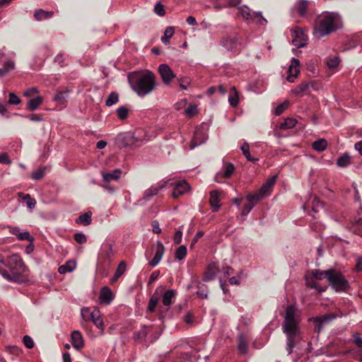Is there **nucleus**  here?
<instances>
[{
    "mask_svg": "<svg viewBox=\"0 0 362 362\" xmlns=\"http://www.w3.org/2000/svg\"><path fill=\"white\" fill-rule=\"evenodd\" d=\"M189 189V186L186 181L179 182L176 184L172 196L174 198H178L180 196L184 194Z\"/></svg>",
    "mask_w": 362,
    "mask_h": 362,
    "instance_id": "nucleus-17",
    "label": "nucleus"
},
{
    "mask_svg": "<svg viewBox=\"0 0 362 362\" xmlns=\"http://www.w3.org/2000/svg\"><path fill=\"white\" fill-rule=\"evenodd\" d=\"M0 163L11 164V160L6 153H0Z\"/></svg>",
    "mask_w": 362,
    "mask_h": 362,
    "instance_id": "nucleus-64",
    "label": "nucleus"
},
{
    "mask_svg": "<svg viewBox=\"0 0 362 362\" xmlns=\"http://www.w3.org/2000/svg\"><path fill=\"white\" fill-rule=\"evenodd\" d=\"M327 280L336 291H344L349 286L344 276L340 272L334 269L328 273Z\"/></svg>",
    "mask_w": 362,
    "mask_h": 362,
    "instance_id": "nucleus-5",
    "label": "nucleus"
},
{
    "mask_svg": "<svg viewBox=\"0 0 362 362\" xmlns=\"http://www.w3.org/2000/svg\"><path fill=\"white\" fill-rule=\"evenodd\" d=\"M327 146V142L324 139H320L313 143V148L317 151H323Z\"/></svg>",
    "mask_w": 362,
    "mask_h": 362,
    "instance_id": "nucleus-31",
    "label": "nucleus"
},
{
    "mask_svg": "<svg viewBox=\"0 0 362 362\" xmlns=\"http://www.w3.org/2000/svg\"><path fill=\"white\" fill-rule=\"evenodd\" d=\"M53 11H47L41 8L35 10L34 13V17L38 21L50 18L53 16Z\"/></svg>",
    "mask_w": 362,
    "mask_h": 362,
    "instance_id": "nucleus-19",
    "label": "nucleus"
},
{
    "mask_svg": "<svg viewBox=\"0 0 362 362\" xmlns=\"http://www.w3.org/2000/svg\"><path fill=\"white\" fill-rule=\"evenodd\" d=\"M117 112L120 119H124L127 117L129 110L126 107L122 106L117 109Z\"/></svg>",
    "mask_w": 362,
    "mask_h": 362,
    "instance_id": "nucleus-50",
    "label": "nucleus"
},
{
    "mask_svg": "<svg viewBox=\"0 0 362 362\" xmlns=\"http://www.w3.org/2000/svg\"><path fill=\"white\" fill-rule=\"evenodd\" d=\"M175 30L173 27L169 26L166 28L164 35L161 37V41L165 45H168L170 42V39L173 37L174 35Z\"/></svg>",
    "mask_w": 362,
    "mask_h": 362,
    "instance_id": "nucleus-29",
    "label": "nucleus"
},
{
    "mask_svg": "<svg viewBox=\"0 0 362 362\" xmlns=\"http://www.w3.org/2000/svg\"><path fill=\"white\" fill-rule=\"evenodd\" d=\"M297 121L293 118H287L284 122L280 124V129H291L296 126Z\"/></svg>",
    "mask_w": 362,
    "mask_h": 362,
    "instance_id": "nucleus-37",
    "label": "nucleus"
},
{
    "mask_svg": "<svg viewBox=\"0 0 362 362\" xmlns=\"http://www.w3.org/2000/svg\"><path fill=\"white\" fill-rule=\"evenodd\" d=\"M238 349L242 353H245L247 351V343L244 341V339H243L242 336L240 337V341H239V344H238Z\"/></svg>",
    "mask_w": 362,
    "mask_h": 362,
    "instance_id": "nucleus-60",
    "label": "nucleus"
},
{
    "mask_svg": "<svg viewBox=\"0 0 362 362\" xmlns=\"http://www.w3.org/2000/svg\"><path fill=\"white\" fill-rule=\"evenodd\" d=\"M331 271L332 269H328L325 271H321L320 269H313L311 271V274L313 277L317 280H322L325 278L327 279L328 273Z\"/></svg>",
    "mask_w": 362,
    "mask_h": 362,
    "instance_id": "nucleus-27",
    "label": "nucleus"
},
{
    "mask_svg": "<svg viewBox=\"0 0 362 362\" xmlns=\"http://www.w3.org/2000/svg\"><path fill=\"white\" fill-rule=\"evenodd\" d=\"M214 266L210 265L208 268V271L204 274V281H209L213 280L216 276V270L213 269Z\"/></svg>",
    "mask_w": 362,
    "mask_h": 362,
    "instance_id": "nucleus-39",
    "label": "nucleus"
},
{
    "mask_svg": "<svg viewBox=\"0 0 362 362\" xmlns=\"http://www.w3.org/2000/svg\"><path fill=\"white\" fill-rule=\"evenodd\" d=\"M308 6V2L307 1L300 0L296 4L294 9L300 16H303L306 13Z\"/></svg>",
    "mask_w": 362,
    "mask_h": 362,
    "instance_id": "nucleus-25",
    "label": "nucleus"
},
{
    "mask_svg": "<svg viewBox=\"0 0 362 362\" xmlns=\"http://www.w3.org/2000/svg\"><path fill=\"white\" fill-rule=\"evenodd\" d=\"M9 271L0 269L1 276L8 281L23 282L24 273L27 270L22 259L17 255H11L6 264Z\"/></svg>",
    "mask_w": 362,
    "mask_h": 362,
    "instance_id": "nucleus-2",
    "label": "nucleus"
},
{
    "mask_svg": "<svg viewBox=\"0 0 362 362\" xmlns=\"http://www.w3.org/2000/svg\"><path fill=\"white\" fill-rule=\"evenodd\" d=\"M353 342L359 349L358 360L362 362V338L358 333L353 335Z\"/></svg>",
    "mask_w": 362,
    "mask_h": 362,
    "instance_id": "nucleus-30",
    "label": "nucleus"
},
{
    "mask_svg": "<svg viewBox=\"0 0 362 362\" xmlns=\"http://www.w3.org/2000/svg\"><path fill=\"white\" fill-rule=\"evenodd\" d=\"M339 58L338 57H334L328 59L327 62V64L329 68H335L337 67L339 64Z\"/></svg>",
    "mask_w": 362,
    "mask_h": 362,
    "instance_id": "nucleus-52",
    "label": "nucleus"
},
{
    "mask_svg": "<svg viewBox=\"0 0 362 362\" xmlns=\"http://www.w3.org/2000/svg\"><path fill=\"white\" fill-rule=\"evenodd\" d=\"M351 164V157L347 154L344 153L340 156L337 160V165L338 167L344 168Z\"/></svg>",
    "mask_w": 362,
    "mask_h": 362,
    "instance_id": "nucleus-28",
    "label": "nucleus"
},
{
    "mask_svg": "<svg viewBox=\"0 0 362 362\" xmlns=\"http://www.w3.org/2000/svg\"><path fill=\"white\" fill-rule=\"evenodd\" d=\"M23 344L25 346V347L28 349H33L35 345L33 339L28 335L24 336Z\"/></svg>",
    "mask_w": 362,
    "mask_h": 362,
    "instance_id": "nucleus-55",
    "label": "nucleus"
},
{
    "mask_svg": "<svg viewBox=\"0 0 362 362\" xmlns=\"http://www.w3.org/2000/svg\"><path fill=\"white\" fill-rule=\"evenodd\" d=\"M180 87L182 90H187L191 84V79L187 76H182L177 79Z\"/></svg>",
    "mask_w": 362,
    "mask_h": 362,
    "instance_id": "nucleus-40",
    "label": "nucleus"
},
{
    "mask_svg": "<svg viewBox=\"0 0 362 362\" xmlns=\"http://www.w3.org/2000/svg\"><path fill=\"white\" fill-rule=\"evenodd\" d=\"M209 202L211 207L213 208V211H217L220 208V199L218 191L214 190L211 192Z\"/></svg>",
    "mask_w": 362,
    "mask_h": 362,
    "instance_id": "nucleus-20",
    "label": "nucleus"
},
{
    "mask_svg": "<svg viewBox=\"0 0 362 362\" xmlns=\"http://www.w3.org/2000/svg\"><path fill=\"white\" fill-rule=\"evenodd\" d=\"M38 92H39V90L37 88L32 87V88H29L27 90H25L23 93V95H24V96L29 98V97H32L35 94L38 93Z\"/></svg>",
    "mask_w": 362,
    "mask_h": 362,
    "instance_id": "nucleus-57",
    "label": "nucleus"
},
{
    "mask_svg": "<svg viewBox=\"0 0 362 362\" xmlns=\"http://www.w3.org/2000/svg\"><path fill=\"white\" fill-rule=\"evenodd\" d=\"M176 291L173 289H169L166 291L162 296V303L164 307L166 308H160L158 317L160 320H163L165 317L164 313L167 312L170 305L173 303V300L175 298Z\"/></svg>",
    "mask_w": 362,
    "mask_h": 362,
    "instance_id": "nucleus-9",
    "label": "nucleus"
},
{
    "mask_svg": "<svg viewBox=\"0 0 362 362\" xmlns=\"http://www.w3.org/2000/svg\"><path fill=\"white\" fill-rule=\"evenodd\" d=\"M15 68V64L12 61H7L4 64V67L0 69V76H5L7 74L13 70Z\"/></svg>",
    "mask_w": 362,
    "mask_h": 362,
    "instance_id": "nucleus-34",
    "label": "nucleus"
},
{
    "mask_svg": "<svg viewBox=\"0 0 362 362\" xmlns=\"http://www.w3.org/2000/svg\"><path fill=\"white\" fill-rule=\"evenodd\" d=\"M18 240H28L30 242L33 241V238L30 235L29 232H21L18 234V236L17 237Z\"/></svg>",
    "mask_w": 362,
    "mask_h": 362,
    "instance_id": "nucleus-54",
    "label": "nucleus"
},
{
    "mask_svg": "<svg viewBox=\"0 0 362 362\" xmlns=\"http://www.w3.org/2000/svg\"><path fill=\"white\" fill-rule=\"evenodd\" d=\"M289 103L288 101H284L281 104L279 105L275 110L276 115H280L282 114L288 107Z\"/></svg>",
    "mask_w": 362,
    "mask_h": 362,
    "instance_id": "nucleus-49",
    "label": "nucleus"
},
{
    "mask_svg": "<svg viewBox=\"0 0 362 362\" xmlns=\"http://www.w3.org/2000/svg\"><path fill=\"white\" fill-rule=\"evenodd\" d=\"M159 296H156L155 293L151 297L148 305V311L153 313L155 311V309L159 301Z\"/></svg>",
    "mask_w": 362,
    "mask_h": 362,
    "instance_id": "nucleus-36",
    "label": "nucleus"
},
{
    "mask_svg": "<svg viewBox=\"0 0 362 362\" xmlns=\"http://www.w3.org/2000/svg\"><path fill=\"white\" fill-rule=\"evenodd\" d=\"M272 190V189L270 187L263 184L258 192L264 197L269 195L271 193Z\"/></svg>",
    "mask_w": 362,
    "mask_h": 362,
    "instance_id": "nucleus-59",
    "label": "nucleus"
},
{
    "mask_svg": "<svg viewBox=\"0 0 362 362\" xmlns=\"http://www.w3.org/2000/svg\"><path fill=\"white\" fill-rule=\"evenodd\" d=\"M74 240L79 244H83L87 240L86 235L81 233H76L74 235Z\"/></svg>",
    "mask_w": 362,
    "mask_h": 362,
    "instance_id": "nucleus-58",
    "label": "nucleus"
},
{
    "mask_svg": "<svg viewBox=\"0 0 362 362\" xmlns=\"http://www.w3.org/2000/svg\"><path fill=\"white\" fill-rule=\"evenodd\" d=\"M9 100L8 103L9 105H18L21 103V99L13 93H10L8 94Z\"/></svg>",
    "mask_w": 362,
    "mask_h": 362,
    "instance_id": "nucleus-53",
    "label": "nucleus"
},
{
    "mask_svg": "<svg viewBox=\"0 0 362 362\" xmlns=\"http://www.w3.org/2000/svg\"><path fill=\"white\" fill-rule=\"evenodd\" d=\"M337 16L332 13H326L318 16L317 23L313 29V35L320 39L337 29Z\"/></svg>",
    "mask_w": 362,
    "mask_h": 362,
    "instance_id": "nucleus-4",
    "label": "nucleus"
},
{
    "mask_svg": "<svg viewBox=\"0 0 362 362\" xmlns=\"http://www.w3.org/2000/svg\"><path fill=\"white\" fill-rule=\"evenodd\" d=\"M205 140V137L202 134V132L199 129L195 131L194 139H192L190 145V148L192 149L196 146L200 145Z\"/></svg>",
    "mask_w": 362,
    "mask_h": 362,
    "instance_id": "nucleus-21",
    "label": "nucleus"
},
{
    "mask_svg": "<svg viewBox=\"0 0 362 362\" xmlns=\"http://www.w3.org/2000/svg\"><path fill=\"white\" fill-rule=\"evenodd\" d=\"M118 139L122 142L124 146H136L139 141L134 135L131 132H127L119 135Z\"/></svg>",
    "mask_w": 362,
    "mask_h": 362,
    "instance_id": "nucleus-13",
    "label": "nucleus"
},
{
    "mask_svg": "<svg viewBox=\"0 0 362 362\" xmlns=\"http://www.w3.org/2000/svg\"><path fill=\"white\" fill-rule=\"evenodd\" d=\"M42 102L43 98L42 96H37L35 98L30 99L28 102L26 108L30 111H34L38 108Z\"/></svg>",
    "mask_w": 362,
    "mask_h": 362,
    "instance_id": "nucleus-22",
    "label": "nucleus"
},
{
    "mask_svg": "<svg viewBox=\"0 0 362 362\" xmlns=\"http://www.w3.org/2000/svg\"><path fill=\"white\" fill-rule=\"evenodd\" d=\"M119 100V95L116 92H112L107 99L106 100L105 104L107 106H112V105L116 104Z\"/></svg>",
    "mask_w": 362,
    "mask_h": 362,
    "instance_id": "nucleus-43",
    "label": "nucleus"
},
{
    "mask_svg": "<svg viewBox=\"0 0 362 362\" xmlns=\"http://www.w3.org/2000/svg\"><path fill=\"white\" fill-rule=\"evenodd\" d=\"M152 330V328L147 326L142 327L139 330L134 332V338L137 340L146 339L147 334Z\"/></svg>",
    "mask_w": 362,
    "mask_h": 362,
    "instance_id": "nucleus-23",
    "label": "nucleus"
},
{
    "mask_svg": "<svg viewBox=\"0 0 362 362\" xmlns=\"http://www.w3.org/2000/svg\"><path fill=\"white\" fill-rule=\"evenodd\" d=\"M81 316L84 320H88L89 318L93 321L97 327L103 331V321L100 317V312L98 310H94L90 312L88 308H83L81 309Z\"/></svg>",
    "mask_w": 362,
    "mask_h": 362,
    "instance_id": "nucleus-6",
    "label": "nucleus"
},
{
    "mask_svg": "<svg viewBox=\"0 0 362 362\" xmlns=\"http://www.w3.org/2000/svg\"><path fill=\"white\" fill-rule=\"evenodd\" d=\"M91 216L92 213L90 211L84 213L81 215L78 219H76V223H82L84 226H88L91 223L92 221Z\"/></svg>",
    "mask_w": 362,
    "mask_h": 362,
    "instance_id": "nucleus-26",
    "label": "nucleus"
},
{
    "mask_svg": "<svg viewBox=\"0 0 362 362\" xmlns=\"http://www.w3.org/2000/svg\"><path fill=\"white\" fill-rule=\"evenodd\" d=\"M299 318L297 314V309L291 305L286 309L284 320L282 324L284 332L286 334V350L291 354L295 347V337L297 335Z\"/></svg>",
    "mask_w": 362,
    "mask_h": 362,
    "instance_id": "nucleus-1",
    "label": "nucleus"
},
{
    "mask_svg": "<svg viewBox=\"0 0 362 362\" xmlns=\"http://www.w3.org/2000/svg\"><path fill=\"white\" fill-rule=\"evenodd\" d=\"M228 101L230 105L233 107H235L238 103V95L234 86L230 89Z\"/></svg>",
    "mask_w": 362,
    "mask_h": 362,
    "instance_id": "nucleus-32",
    "label": "nucleus"
},
{
    "mask_svg": "<svg viewBox=\"0 0 362 362\" xmlns=\"http://www.w3.org/2000/svg\"><path fill=\"white\" fill-rule=\"evenodd\" d=\"M103 250L107 258L112 255V245L110 243H106L103 245Z\"/></svg>",
    "mask_w": 362,
    "mask_h": 362,
    "instance_id": "nucleus-61",
    "label": "nucleus"
},
{
    "mask_svg": "<svg viewBox=\"0 0 362 362\" xmlns=\"http://www.w3.org/2000/svg\"><path fill=\"white\" fill-rule=\"evenodd\" d=\"M99 298L100 303L110 304L113 298V295L111 290L107 287L103 288L100 293Z\"/></svg>",
    "mask_w": 362,
    "mask_h": 362,
    "instance_id": "nucleus-18",
    "label": "nucleus"
},
{
    "mask_svg": "<svg viewBox=\"0 0 362 362\" xmlns=\"http://www.w3.org/2000/svg\"><path fill=\"white\" fill-rule=\"evenodd\" d=\"M164 187V185H156V186H152L151 187L146 189L144 192L145 197L147 198H150L161 190Z\"/></svg>",
    "mask_w": 362,
    "mask_h": 362,
    "instance_id": "nucleus-33",
    "label": "nucleus"
},
{
    "mask_svg": "<svg viewBox=\"0 0 362 362\" xmlns=\"http://www.w3.org/2000/svg\"><path fill=\"white\" fill-rule=\"evenodd\" d=\"M337 317V315L334 313H329L324 315L322 316H318L315 317L310 318V320L314 322L317 325L318 329L317 332H320L322 328V326L328 324L332 320H334Z\"/></svg>",
    "mask_w": 362,
    "mask_h": 362,
    "instance_id": "nucleus-12",
    "label": "nucleus"
},
{
    "mask_svg": "<svg viewBox=\"0 0 362 362\" xmlns=\"http://www.w3.org/2000/svg\"><path fill=\"white\" fill-rule=\"evenodd\" d=\"M241 151H243V155L245 156L247 160L255 162L258 160L251 156L248 143L245 142L243 144V145L241 146Z\"/></svg>",
    "mask_w": 362,
    "mask_h": 362,
    "instance_id": "nucleus-38",
    "label": "nucleus"
},
{
    "mask_svg": "<svg viewBox=\"0 0 362 362\" xmlns=\"http://www.w3.org/2000/svg\"><path fill=\"white\" fill-rule=\"evenodd\" d=\"M122 171L120 169H115L112 172H101L103 180L109 183L113 180H117L120 178Z\"/></svg>",
    "mask_w": 362,
    "mask_h": 362,
    "instance_id": "nucleus-16",
    "label": "nucleus"
},
{
    "mask_svg": "<svg viewBox=\"0 0 362 362\" xmlns=\"http://www.w3.org/2000/svg\"><path fill=\"white\" fill-rule=\"evenodd\" d=\"M263 197L259 192L254 194H248L247 196V200L249 203H253L254 206L262 199Z\"/></svg>",
    "mask_w": 362,
    "mask_h": 362,
    "instance_id": "nucleus-46",
    "label": "nucleus"
},
{
    "mask_svg": "<svg viewBox=\"0 0 362 362\" xmlns=\"http://www.w3.org/2000/svg\"><path fill=\"white\" fill-rule=\"evenodd\" d=\"M19 197H22L24 201L26 202L27 206L29 209H33L35 208L36 201L35 199L31 198L30 194H24L23 193H19Z\"/></svg>",
    "mask_w": 362,
    "mask_h": 362,
    "instance_id": "nucleus-35",
    "label": "nucleus"
},
{
    "mask_svg": "<svg viewBox=\"0 0 362 362\" xmlns=\"http://www.w3.org/2000/svg\"><path fill=\"white\" fill-rule=\"evenodd\" d=\"M254 207V204L253 203H249L247 202V203H246L243 209V211H242V216H246L247 215L250 211L252 209V208Z\"/></svg>",
    "mask_w": 362,
    "mask_h": 362,
    "instance_id": "nucleus-62",
    "label": "nucleus"
},
{
    "mask_svg": "<svg viewBox=\"0 0 362 362\" xmlns=\"http://www.w3.org/2000/svg\"><path fill=\"white\" fill-rule=\"evenodd\" d=\"M300 72V62L296 58H293L288 69V76L286 80L293 83Z\"/></svg>",
    "mask_w": 362,
    "mask_h": 362,
    "instance_id": "nucleus-11",
    "label": "nucleus"
},
{
    "mask_svg": "<svg viewBox=\"0 0 362 362\" xmlns=\"http://www.w3.org/2000/svg\"><path fill=\"white\" fill-rule=\"evenodd\" d=\"M131 86L139 96H145L155 89L156 86V76L153 72L147 71L136 76L131 82Z\"/></svg>",
    "mask_w": 362,
    "mask_h": 362,
    "instance_id": "nucleus-3",
    "label": "nucleus"
},
{
    "mask_svg": "<svg viewBox=\"0 0 362 362\" xmlns=\"http://www.w3.org/2000/svg\"><path fill=\"white\" fill-rule=\"evenodd\" d=\"M306 285L312 288L317 290L320 292H323L326 290V287L320 288L313 278L306 277Z\"/></svg>",
    "mask_w": 362,
    "mask_h": 362,
    "instance_id": "nucleus-44",
    "label": "nucleus"
},
{
    "mask_svg": "<svg viewBox=\"0 0 362 362\" xmlns=\"http://www.w3.org/2000/svg\"><path fill=\"white\" fill-rule=\"evenodd\" d=\"M235 171V167L232 163H227L226 166V170L222 175V177L224 178L230 177L232 174Z\"/></svg>",
    "mask_w": 362,
    "mask_h": 362,
    "instance_id": "nucleus-47",
    "label": "nucleus"
},
{
    "mask_svg": "<svg viewBox=\"0 0 362 362\" xmlns=\"http://www.w3.org/2000/svg\"><path fill=\"white\" fill-rule=\"evenodd\" d=\"M238 10L241 16L246 20H251L260 25H264L267 22L262 16L261 12H254L251 13L249 8L247 6L240 7Z\"/></svg>",
    "mask_w": 362,
    "mask_h": 362,
    "instance_id": "nucleus-7",
    "label": "nucleus"
},
{
    "mask_svg": "<svg viewBox=\"0 0 362 362\" xmlns=\"http://www.w3.org/2000/svg\"><path fill=\"white\" fill-rule=\"evenodd\" d=\"M293 45L297 48L303 47L307 45L308 37L300 28H296L293 30Z\"/></svg>",
    "mask_w": 362,
    "mask_h": 362,
    "instance_id": "nucleus-10",
    "label": "nucleus"
},
{
    "mask_svg": "<svg viewBox=\"0 0 362 362\" xmlns=\"http://www.w3.org/2000/svg\"><path fill=\"white\" fill-rule=\"evenodd\" d=\"M153 11L159 16H164L165 14V7L161 3H157Z\"/></svg>",
    "mask_w": 362,
    "mask_h": 362,
    "instance_id": "nucleus-48",
    "label": "nucleus"
},
{
    "mask_svg": "<svg viewBox=\"0 0 362 362\" xmlns=\"http://www.w3.org/2000/svg\"><path fill=\"white\" fill-rule=\"evenodd\" d=\"M203 235H204L203 231H198L192 240L190 247L192 248L194 246V245L197 243V242L199 240V239L201 238Z\"/></svg>",
    "mask_w": 362,
    "mask_h": 362,
    "instance_id": "nucleus-63",
    "label": "nucleus"
},
{
    "mask_svg": "<svg viewBox=\"0 0 362 362\" xmlns=\"http://www.w3.org/2000/svg\"><path fill=\"white\" fill-rule=\"evenodd\" d=\"M158 71L163 83L166 86L170 85L173 80L176 78V74L166 64H160Z\"/></svg>",
    "mask_w": 362,
    "mask_h": 362,
    "instance_id": "nucleus-8",
    "label": "nucleus"
},
{
    "mask_svg": "<svg viewBox=\"0 0 362 362\" xmlns=\"http://www.w3.org/2000/svg\"><path fill=\"white\" fill-rule=\"evenodd\" d=\"M165 252V247L160 241H158L156 243V253L151 261L149 262V264L151 267L156 266L161 260L163 255Z\"/></svg>",
    "mask_w": 362,
    "mask_h": 362,
    "instance_id": "nucleus-14",
    "label": "nucleus"
},
{
    "mask_svg": "<svg viewBox=\"0 0 362 362\" xmlns=\"http://www.w3.org/2000/svg\"><path fill=\"white\" fill-rule=\"evenodd\" d=\"M45 168H40L33 172L31 175V178L35 180L42 179L45 175Z\"/></svg>",
    "mask_w": 362,
    "mask_h": 362,
    "instance_id": "nucleus-51",
    "label": "nucleus"
},
{
    "mask_svg": "<svg viewBox=\"0 0 362 362\" xmlns=\"http://www.w3.org/2000/svg\"><path fill=\"white\" fill-rule=\"evenodd\" d=\"M71 343L72 346L77 350H80L84 346V341L81 333L75 330L71 333Z\"/></svg>",
    "mask_w": 362,
    "mask_h": 362,
    "instance_id": "nucleus-15",
    "label": "nucleus"
},
{
    "mask_svg": "<svg viewBox=\"0 0 362 362\" xmlns=\"http://www.w3.org/2000/svg\"><path fill=\"white\" fill-rule=\"evenodd\" d=\"M68 91H59L54 96L53 100L59 104H62L68 97Z\"/></svg>",
    "mask_w": 362,
    "mask_h": 362,
    "instance_id": "nucleus-41",
    "label": "nucleus"
},
{
    "mask_svg": "<svg viewBox=\"0 0 362 362\" xmlns=\"http://www.w3.org/2000/svg\"><path fill=\"white\" fill-rule=\"evenodd\" d=\"M126 268V262L124 261L121 262L115 272V279H118L125 272Z\"/></svg>",
    "mask_w": 362,
    "mask_h": 362,
    "instance_id": "nucleus-45",
    "label": "nucleus"
},
{
    "mask_svg": "<svg viewBox=\"0 0 362 362\" xmlns=\"http://www.w3.org/2000/svg\"><path fill=\"white\" fill-rule=\"evenodd\" d=\"M314 83L313 82L308 83L306 81H303L301 83H300L294 90V93L300 95L303 93H305L308 91L310 88V87L313 88Z\"/></svg>",
    "mask_w": 362,
    "mask_h": 362,
    "instance_id": "nucleus-24",
    "label": "nucleus"
},
{
    "mask_svg": "<svg viewBox=\"0 0 362 362\" xmlns=\"http://www.w3.org/2000/svg\"><path fill=\"white\" fill-rule=\"evenodd\" d=\"M197 106L194 105H190L187 107V108L185 110V114L190 117H192L193 116H194L197 113Z\"/></svg>",
    "mask_w": 362,
    "mask_h": 362,
    "instance_id": "nucleus-56",
    "label": "nucleus"
},
{
    "mask_svg": "<svg viewBox=\"0 0 362 362\" xmlns=\"http://www.w3.org/2000/svg\"><path fill=\"white\" fill-rule=\"evenodd\" d=\"M187 255V247L185 245H180L175 252V258L178 260L183 259Z\"/></svg>",
    "mask_w": 362,
    "mask_h": 362,
    "instance_id": "nucleus-42",
    "label": "nucleus"
}]
</instances>
